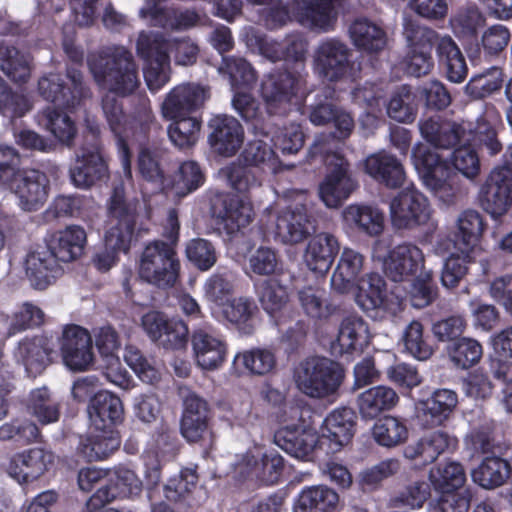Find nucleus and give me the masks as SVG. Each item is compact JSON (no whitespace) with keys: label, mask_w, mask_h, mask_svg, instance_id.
<instances>
[{"label":"nucleus","mask_w":512,"mask_h":512,"mask_svg":"<svg viewBox=\"0 0 512 512\" xmlns=\"http://www.w3.org/2000/svg\"><path fill=\"white\" fill-rule=\"evenodd\" d=\"M232 107L255 137H268L277 130L274 116L266 110L264 112L259 101L251 93L236 91L232 98Z\"/></svg>","instance_id":"obj_24"},{"label":"nucleus","mask_w":512,"mask_h":512,"mask_svg":"<svg viewBox=\"0 0 512 512\" xmlns=\"http://www.w3.org/2000/svg\"><path fill=\"white\" fill-rule=\"evenodd\" d=\"M385 297V281L377 273H368L359 279L355 302L363 311L380 307Z\"/></svg>","instance_id":"obj_50"},{"label":"nucleus","mask_w":512,"mask_h":512,"mask_svg":"<svg viewBox=\"0 0 512 512\" xmlns=\"http://www.w3.org/2000/svg\"><path fill=\"white\" fill-rule=\"evenodd\" d=\"M250 270L258 276L274 277L282 274V262L277 251L260 246L248 258Z\"/></svg>","instance_id":"obj_63"},{"label":"nucleus","mask_w":512,"mask_h":512,"mask_svg":"<svg viewBox=\"0 0 512 512\" xmlns=\"http://www.w3.org/2000/svg\"><path fill=\"white\" fill-rule=\"evenodd\" d=\"M0 70L12 82L25 84L31 76L32 58L15 46L0 41Z\"/></svg>","instance_id":"obj_38"},{"label":"nucleus","mask_w":512,"mask_h":512,"mask_svg":"<svg viewBox=\"0 0 512 512\" xmlns=\"http://www.w3.org/2000/svg\"><path fill=\"white\" fill-rule=\"evenodd\" d=\"M484 230L483 218L476 210L463 211L457 218L455 244L460 251H470Z\"/></svg>","instance_id":"obj_51"},{"label":"nucleus","mask_w":512,"mask_h":512,"mask_svg":"<svg viewBox=\"0 0 512 512\" xmlns=\"http://www.w3.org/2000/svg\"><path fill=\"white\" fill-rule=\"evenodd\" d=\"M74 186L87 189L109 178L108 163L102 154L100 129L89 126L84 140L76 153V161L70 169Z\"/></svg>","instance_id":"obj_5"},{"label":"nucleus","mask_w":512,"mask_h":512,"mask_svg":"<svg viewBox=\"0 0 512 512\" xmlns=\"http://www.w3.org/2000/svg\"><path fill=\"white\" fill-rule=\"evenodd\" d=\"M403 34L408 51L431 53L435 46L438 63L450 82L459 84L466 79L468 66L465 57L450 35H440L408 19L404 22Z\"/></svg>","instance_id":"obj_3"},{"label":"nucleus","mask_w":512,"mask_h":512,"mask_svg":"<svg viewBox=\"0 0 512 512\" xmlns=\"http://www.w3.org/2000/svg\"><path fill=\"white\" fill-rule=\"evenodd\" d=\"M205 182V175L200 165L193 160L180 164L173 180V188L180 196H186L199 189Z\"/></svg>","instance_id":"obj_62"},{"label":"nucleus","mask_w":512,"mask_h":512,"mask_svg":"<svg viewBox=\"0 0 512 512\" xmlns=\"http://www.w3.org/2000/svg\"><path fill=\"white\" fill-rule=\"evenodd\" d=\"M5 187L18 198L20 208L28 212L37 211L44 205L50 188L47 175L34 168H22Z\"/></svg>","instance_id":"obj_15"},{"label":"nucleus","mask_w":512,"mask_h":512,"mask_svg":"<svg viewBox=\"0 0 512 512\" xmlns=\"http://www.w3.org/2000/svg\"><path fill=\"white\" fill-rule=\"evenodd\" d=\"M181 262L177 249L162 240L148 242L138 262L139 278L161 290L171 289L180 280Z\"/></svg>","instance_id":"obj_4"},{"label":"nucleus","mask_w":512,"mask_h":512,"mask_svg":"<svg viewBox=\"0 0 512 512\" xmlns=\"http://www.w3.org/2000/svg\"><path fill=\"white\" fill-rule=\"evenodd\" d=\"M208 97V91L200 85H178L167 94L162 104V114L166 119L196 115Z\"/></svg>","instance_id":"obj_23"},{"label":"nucleus","mask_w":512,"mask_h":512,"mask_svg":"<svg viewBox=\"0 0 512 512\" xmlns=\"http://www.w3.org/2000/svg\"><path fill=\"white\" fill-rule=\"evenodd\" d=\"M364 257L359 252L345 248L331 276V287L338 293L348 292L363 268Z\"/></svg>","instance_id":"obj_42"},{"label":"nucleus","mask_w":512,"mask_h":512,"mask_svg":"<svg viewBox=\"0 0 512 512\" xmlns=\"http://www.w3.org/2000/svg\"><path fill=\"white\" fill-rule=\"evenodd\" d=\"M498 119V113L493 106L486 107L473 128H467L466 136L469 141H475L485 146L491 155H496L502 150V144L497 138L494 122Z\"/></svg>","instance_id":"obj_46"},{"label":"nucleus","mask_w":512,"mask_h":512,"mask_svg":"<svg viewBox=\"0 0 512 512\" xmlns=\"http://www.w3.org/2000/svg\"><path fill=\"white\" fill-rule=\"evenodd\" d=\"M61 408V402L47 387L31 390L26 401L27 413L43 426L58 422Z\"/></svg>","instance_id":"obj_37"},{"label":"nucleus","mask_w":512,"mask_h":512,"mask_svg":"<svg viewBox=\"0 0 512 512\" xmlns=\"http://www.w3.org/2000/svg\"><path fill=\"white\" fill-rule=\"evenodd\" d=\"M87 411L93 429H116L124 420L122 400L106 390L98 391L91 397Z\"/></svg>","instance_id":"obj_28"},{"label":"nucleus","mask_w":512,"mask_h":512,"mask_svg":"<svg viewBox=\"0 0 512 512\" xmlns=\"http://www.w3.org/2000/svg\"><path fill=\"white\" fill-rule=\"evenodd\" d=\"M64 365L71 371L88 370L94 363L93 340L89 331L76 324L64 327L59 339Z\"/></svg>","instance_id":"obj_16"},{"label":"nucleus","mask_w":512,"mask_h":512,"mask_svg":"<svg viewBox=\"0 0 512 512\" xmlns=\"http://www.w3.org/2000/svg\"><path fill=\"white\" fill-rule=\"evenodd\" d=\"M193 358L203 370H216L227 360L228 344L221 331L211 323H202L190 334Z\"/></svg>","instance_id":"obj_12"},{"label":"nucleus","mask_w":512,"mask_h":512,"mask_svg":"<svg viewBox=\"0 0 512 512\" xmlns=\"http://www.w3.org/2000/svg\"><path fill=\"white\" fill-rule=\"evenodd\" d=\"M213 417V410L206 399L194 392L188 393L183 400L181 435L188 443L199 444L208 452L215 444Z\"/></svg>","instance_id":"obj_7"},{"label":"nucleus","mask_w":512,"mask_h":512,"mask_svg":"<svg viewBox=\"0 0 512 512\" xmlns=\"http://www.w3.org/2000/svg\"><path fill=\"white\" fill-rule=\"evenodd\" d=\"M142 491V481L136 473L126 467H116L107 471V481L102 484L86 501L85 509L99 510L116 499L137 496Z\"/></svg>","instance_id":"obj_13"},{"label":"nucleus","mask_w":512,"mask_h":512,"mask_svg":"<svg viewBox=\"0 0 512 512\" xmlns=\"http://www.w3.org/2000/svg\"><path fill=\"white\" fill-rule=\"evenodd\" d=\"M198 483V474L195 469L184 468L178 476L169 479L164 486L165 498L179 505L192 506V494Z\"/></svg>","instance_id":"obj_52"},{"label":"nucleus","mask_w":512,"mask_h":512,"mask_svg":"<svg viewBox=\"0 0 512 512\" xmlns=\"http://www.w3.org/2000/svg\"><path fill=\"white\" fill-rule=\"evenodd\" d=\"M452 442L453 439L448 434L436 431L408 446L405 455L411 459L421 458L424 463H431L448 449Z\"/></svg>","instance_id":"obj_54"},{"label":"nucleus","mask_w":512,"mask_h":512,"mask_svg":"<svg viewBox=\"0 0 512 512\" xmlns=\"http://www.w3.org/2000/svg\"><path fill=\"white\" fill-rule=\"evenodd\" d=\"M208 129V144L211 150L220 156H234L244 142V129L233 116L212 117L208 122Z\"/></svg>","instance_id":"obj_22"},{"label":"nucleus","mask_w":512,"mask_h":512,"mask_svg":"<svg viewBox=\"0 0 512 512\" xmlns=\"http://www.w3.org/2000/svg\"><path fill=\"white\" fill-rule=\"evenodd\" d=\"M107 206L109 216L115 222L107 230L108 243L127 248L135 232L138 201L126 197L125 186L120 182L113 186Z\"/></svg>","instance_id":"obj_11"},{"label":"nucleus","mask_w":512,"mask_h":512,"mask_svg":"<svg viewBox=\"0 0 512 512\" xmlns=\"http://www.w3.org/2000/svg\"><path fill=\"white\" fill-rule=\"evenodd\" d=\"M320 441V435L302 425H287L274 434V443L296 458L308 456Z\"/></svg>","instance_id":"obj_34"},{"label":"nucleus","mask_w":512,"mask_h":512,"mask_svg":"<svg viewBox=\"0 0 512 512\" xmlns=\"http://www.w3.org/2000/svg\"><path fill=\"white\" fill-rule=\"evenodd\" d=\"M349 33L358 48L369 52L382 50L386 44V35L383 29L367 18L356 19L350 25Z\"/></svg>","instance_id":"obj_48"},{"label":"nucleus","mask_w":512,"mask_h":512,"mask_svg":"<svg viewBox=\"0 0 512 512\" xmlns=\"http://www.w3.org/2000/svg\"><path fill=\"white\" fill-rule=\"evenodd\" d=\"M147 336L167 350H179L188 342V328L183 321L169 319L163 312L149 311L141 318Z\"/></svg>","instance_id":"obj_19"},{"label":"nucleus","mask_w":512,"mask_h":512,"mask_svg":"<svg viewBox=\"0 0 512 512\" xmlns=\"http://www.w3.org/2000/svg\"><path fill=\"white\" fill-rule=\"evenodd\" d=\"M511 474L508 461L500 457H486L481 464L471 472L472 479L485 489L502 486Z\"/></svg>","instance_id":"obj_45"},{"label":"nucleus","mask_w":512,"mask_h":512,"mask_svg":"<svg viewBox=\"0 0 512 512\" xmlns=\"http://www.w3.org/2000/svg\"><path fill=\"white\" fill-rule=\"evenodd\" d=\"M212 217L223 225L227 234H234L253 220V207L239 196L229 192H216L210 198Z\"/></svg>","instance_id":"obj_17"},{"label":"nucleus","mask_w":512,"mask_h":512,"mask_svg":"<svg viewBox=\"0 0 512 512\" xmlns=\"http://www.w3.org/2000/svg\"><path fill=\"white\" fill-rule=\"evenodd\" d=\"M322 161L326 167L322 202L329 208H338L356 188V183L349 173L348 162L339 153H326Z\"/></svg>","instance_id":"obj_14"},{"label":"nucleus","mask_w":512,"mask_h":512,"mask_svg":"<svg viewBox=\"0 0 512 512\" xmlns=\"http://www.w3.org/2000/svg\"><path fill=\"white\" fill-rule=\"evenodd\" d=\"M316 231V221L306 205L283 211L276 221V235L284 244H297Z\"/></svg>","instance_id":"obj_27"},{"label":"nucleus","mask_w":512,"mask_h":512,"mask_svg":"<svg viewBox=\"0 0 512 512\" xmlns=\"http://www.w3.org/2000/svg\"><path fill=\"white\" fill-rule=\"evenodd\" d=\"M262 308L270 315L279 312L288 302L287 287L276 277H268L254 283Z\"/></svg>","instance_id":"obj_53"},{"label":"nucleus","mask_w":512,"mask_h":512,"mask_svg":"<svg viewBox=\"0 0 512 512\" xmlns=\"http://www.w3.org/2000/svg\"><path fill=\"white\" fill-rule=\"evenodd\" d=\"M170 120L167 134L175 146L188 148L197 142L202 124L200 117L193 115Z\"/></svg>","instance_id":"obj_56"},{"label":"nucleus","mask_w":512,"mask_h":512,"mask_svg":"<svg viewBox=\"0 0 512 512\" xmlns=\"http://www.w3.org/2000/svg\"><path fill=\"white\" fill-rule=\"evenodd\" d=\"M185 255L199 271L210 270L217 262V252L213 243L204 238H194L187 242Z\"/></svg>","instance_id":"obj_64"},{"label":"nucleus","mask_w":512,"mask_h":512,"mask_svg":"<svg viewBox=\"0 0 512 512\" xmlns=\"http://www.w3.org/2000/svg\"><path fill=\"white\" fill-rule=\"evenodd\" d=\"M412 159L424 185L443 202L451 204L456 190L451 184V170L448 163L429 147L418 143L412 149Z\"/></svg>","instance_id":"obj_8"},{"label":"nucleus","mask_w":512,"mask_h":512,"mask_svg":"<svg viewBox=\"0 0 512 512\" xmlns=\"http://www.w3.org/2000/svg\"><path fill=\"white\" fill-rule=\"evenodd\" d=\"M371 338L368 323L362 317L346 316L340 322L335 340L330 344V353L337 357L362 352L370 344Z\"/></svg>","instance_id":"obj_25"},{"label":"nucleus","mask_w":512,"mask_h":512,"mask_svg":"<svg viewBox=\"0 0 512 512\" xmlns=\"http://www.w3.org/2000/svg\"><path fill=\"white\" fill-rule=\"evenodd\" d=\"M61 107H47L41 113L44 127L61 144L71 147L77 135L75 121Z\"/></svg>","instance_id":"obj_44"},{"label":"nucleus","mask_w":512,"mask_h":512,"mask_svg":"<svg viewBox=\"0 0 512 512\" xmlns=\"http://www.w3.org/2000/svg\"><path fill=\"white\" fill-rule=\"evenodd\" d=\"M276 366V357L268 349L255 348L237 353L233 359V368L239 373L266 375Z\"/></svg>","instance_id":"obj_47"},{"label":"nucleus","mask_w":512,"mask_h":512,"mask_svg":"<svg viewBox=\"0 0 512 512\" xmlns=\"http://www.w3.org/2000/svg\"><path fill=\"white\" fill-rule=\"evenodd\" d=\"M349 67V49L338 40L322 43V77L335 82L342 79Z\"/></svg>","instance_id":"obj_41"},{"label":"nucleus","mask_w":512,"mask_h":512,"mask_svg":"<svg viewBox=\"0 0 512 512\" xmlns=\"http://www.w3.org/2000/svg\"><path fill=\"white\" fill-rule=\"evenodd\" d=\"M220 71L229 76L233 88L251 87L257 80L255 69L242 57L223 56Z\"/></svg>","instance_id":"obj_61"},{"label":"nucleus","mask_w":512,"mask_h":512,"mask_svg":"<svg viewBox=\"0 0 512 512\" xmlns=\"http://www.w3.org/2000/svg\"><path fill=\"white\" fill-rule=\"evenodd\" d=\"M52 462L53 455L50 452L43 448H31L10 459L8 472L18 483H29L42 476Z\"/></svg>","instance_id":"obj_31"},{"label":"nucleus","mask_w":512,"mask_h":512,"mask_svg":"<svg viewBox=\"0 0 512 512\" xmlns=\"http://www.w3.org/2000/svg\"><path fill=\"white\" fill-rule=\"evenodd\" d=\"M88 66L98 86L111 95L127 97L140 86L138 66L132 52L112 46L88 58Z\"/></svg>","instance_id":"obj_2"},{"label":"nucleus","mask_w":512,"mask_h":512,"mask_svg":"<svg viewBox=\"0 0 512 512\" xmlns=\"http://www.w3.org/2000/svg\"><path fill=\"white\" fill-rule=\"evenodd\" d=\"M479 200L492 217L507 213L512 205V174L507 168H495L480 188Z\"/></svg>","instance_id":"obj_20"},{"label":"nucleus","mask_w":512,"mask_h":512,"mask_svg":"<svg viewBox=\"0 0 512 512\" xmlns=\"http://www.w3.org/2000/svg\"><path fill=\"white\" fill-rule=\"evenodd\" d=\"M40 96L56 107L75 108L89 94L80 70L67 69L66 74L48 73L38 80Z\"/></svg>","instance_id":"obj_9"},{"label":"nucleus","mask_w":512,"mask_h":512,"mask_svg":"<svg viewBox=\"0 0 512 512\" xmlns=\"http://www.w3.org/2000/svg\"><path fill=\"white\" fill-rule=\"evenodd\" d=\"M299 389L313 398H320V356L307 357L294 370Z\"/></svg>","instance_id":"obj_57"},{"label":"nucleus","mask_w":512,"mask_h":512,"mask_svg":"<svg viewBox=\"0 0 512 512\" xmlns=\"http://www.w3.org/2000/svg\"><path fill=\"white\" fill-rule=\"evenodd\" d=\"M346 221L355 224L358 229L370 236L379 235L384 229V215L376 207L350 205L343 212Z\"/></svg>","instance_id":"obj_55"},{"label":"nucleus","mask_w":512,"mask_h":512,"mask_svg":"<svg viewBox=\"0 0 512 512\" xmlns=\"http://www.w3.org/2000/svg\"><path fill=\"white\" fill-rule=\"evenodd\" d=\"M365 171L375 180L393 189L402 186L406 178L400 160L386 151H380L367 157Z\"/></svg>","instance_id":"obj_36"},{"label":"nucleus","mask_w":512,"mask_h":512,"mask_svg":"<svg viewBox=\"0 0 512 512\" xmlns=\"http://www.w3.org/2000/svg\"><path fill=\"white\" fill-rule=\"evenodd\" d=\"M354 413L351 409L337 408L322 422V449L334 454L346 446L353 437Z\"/></svg>","instance_id":"obj_26"},{"label":"nucleus","mask_w":512,"mask_h":512,"mask_svg":"<svg viewBox=\"0 0 512 512\" xmlns=\"http://www.w3.org/2000/svg\"><path fill=\"white\" fill-rule=\"evenodd\" d=\"M102 110L110 131L115 136L123 168L131 174L132 153L129 139L141 146L146 145L162 127L157 122L148 100L139 103L129 116L124 111L123 102L116 95L106 94L102 98Z\"/></svg>","instance_id":"obj_1"},{"label":"nucleus","mask_w":512,"mask_h":512,"mask_svg":"<svg viewBox=\"0 0 512 512\" xmlns=\"http://www.w3.org/2000/svg\"><path fill=\"white\" fill-rule=\"evenodd\" d=\"M424 265L422 250L414 244L403 243L390 251L384 262V271L394 282L415 275Z\"/></svg>","instance_id":"obj_30"},{"label":"nucleus","mask_w":512,"mask_h":512,"mask_svg":"<svg viewBox=\"0 0 512 512\" xmlns=\"http://www.w3.org/2000/svg\"><path fill=\"white\" fill-rule=\"evenodd\" d=\"M354 127L349 113L333 102L322 103V138L341 141L347 138Z\"/></svg>","instance_id":"obj_43"},{"label":"nucleus","mask_w":512,"mask_h":512,"mask_svg":"<svg viewBox=\"0 0 512 512\" xmlns=\"http://www.w3.org/2000/svg\"><path fill=\"white\" fill-rule=\"evenodd\" d=\"M375 441L384 447H395L406 441L408 430L398 418L386 416L378 420L372 430Z\"/></svg>","instance_id":"obj_59"},{"label":"nucleus","mask_w":512,"mask_h":512,"mask_svg":"<svg viewBox=\"0 0 512 512\" xmlns=\"http://www.w3.org/2000/svg\"><path fill=\"white\" fill-rule=\"evenodd\" d=\"M136 52L143 61V73L150 91L157 92L170 80L169 40L155 31H141Z\"/></svg>","instance_id":"obj_6"},{"label":"nucleus","mask_w":512,"mask_h":512,"mask_svg":"<svg viewBox=\"0 0 512 512\" xmlns=\"http://www.w3.org/2000/svg\"><path fill=\"white\" fill-rule=\"evenodd\" d=\"M502 82V69L494 66L474 75L466 84L465 93L473 99H483L499 90Z\"/></svg>","instance_id":"obj_60"},{"label":"nucleus","mask_w":512,"mask_h":512,"mask_svg":"<svg viewBox=\"0 0 512 512\" xmlns=\"http://www.w3.org/2000/svg\"><path fill=\"white\" fill-rule=\"evenodd\" d=\"M458 403L455 391L437 389L431 396L421 402L422 417L429 426L441 425L449 418Z\"/></svg>","instance_id":"obj_40"},{"label":"nucleus","mask_w":512,"mask_h":512,"mask_svg":"<svg viewBox=\"0 0 512 512\" xmlns=\"http://www.w3.org/2000/svg\"><path fill=\"white\" fill-rule=\"evenodd\" d=\"M255 303L244 297L234 298L223 307V315L243 335L254 332V315L257 312Z\"/></svg>","instance_id":"obj_49"},{"label":"nucleus","mask_w":512,"mask_h":512,"mask_svg":"<svg viewBox=\"0 0 512 512\" xmlns=\"http://www.w3.org/2000/svg\"><path fill=\"white\" fill-rule=\"evenodd\" d=\"M121 444L117 429H93L87 436H81L77 453L87 461H98L108 458Z\"/></svg>","instance_id":"obj_35"},{"label":"nucleus","mask_w":512,"mask_h":512,"mask_svg":"<svg viewBox=\"0 0 512 512\" xmlns=\"http://www.w3.org/2000/svg\"><path fill=\"white\" fill-rule=\"evenodd\" d=\"M87 244V233L80 225H68L55 231L47 241V247L58 262L70 263L79 259Z\"/></svg>","instance_id":"obj_33"},{"label":"nucleus","mask_w":512,"mask_h":512,"mask_svg":"<svg viewBox=\"0 0 512 512\" xmlns=\"http://www.w3.org/2000/svg\"><path fill=\"white\" fill-rule=\"evenodd\" d=\"M25 272L31 285L36 289L43 290L63 274V268L46 246L32 250L27 254Z\"/></svg>","instance_id":"obj_29"},{"label":"nucleus","mask_w":512,"mask_h":512,"mask_svg":"<svg viewBox=\"0 0 512 512\" xmlns=\"http://www.w3.org/2000/svg\"><path fill=\"white\" fill-rule=\"evenodd\" d=\"M345 378L341 363L322 357V402L332 404L339 398Z\"/></svg>","instance_id":"obj_58"},{"label":"nucleus","mask_w":512,"mask_h":512,"mask_svg":"<svg viewBox=\"0 0 512 512\" xmlns=\"http://www.w3.org/2000/svg\"><path fill=\"white\" fill-rule=\"evenodd\" d=\"M54 344L44 335L23 339L17 349V355L25 366L27 374L37 377L52 363Z\"/></svg>","instance_id":"obj_32"},{"label":"nucleus","mask_w":512,"mask_h":512,"mask_svg":"<svg viewBox=\"0 0 512 512\" xmlns=\"http://www.w3.org/2000/svg\"><path fill=\"white\" fill-rule=\"evenodd\" d=\"M417 126L421 137L437 149L448 150L469 140L464 122L429 116L419 119Z\"/></svg>","instance_id":"obj_21"},{"label":"nucleus","mask_w":512,"mask_h":512,"mask_svg":"<svg viewBox=\"0 0 512 512\" xmlns=\"http://www.w3.org/2000/svg\"><path fill=\"white\" fill-rule=\"evenodd\" d=\"M398 400L399 397L392 388L379 385L362 392L357 403L363 418L374 419L382 412L392 409Z\"/></svg>","instance_id":"obj_39"},{"label":"nucleus","mask_w":512,"mask_h":512,"mask_svg":"<svg viewBox=\"0 0 512 512\" xmlns=\"http://www.w3.org/2000/svg\"><path fill=\"white\" fill-rule=\"evenodd\" d=\"M390 214L392 224L397 229L415 228L429 219L427 199L413 186H409L391 200Z\"/></svg>","instance_id":"obj_18"},{"label":"nucleus","mask_w":512,"mask_h":512,"mask_svg":"<svg viewBox=\"0 0 512 512\" xmlns=\"http://www.w3.org/2000/svg\"><path fill=\"white\" fill-rule=\"evenodd\" d=\"M300 74L288 69H274L267 74L260 86V96L268 114L285 117L290 111L293 98L296 97Z\"/></svg>","instance_id":"obj_10"}]
</instances>
